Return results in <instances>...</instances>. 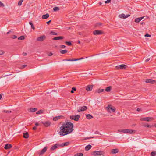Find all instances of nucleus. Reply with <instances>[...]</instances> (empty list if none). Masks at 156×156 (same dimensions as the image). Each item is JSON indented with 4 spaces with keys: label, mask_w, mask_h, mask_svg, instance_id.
I'll use <instances>...</instances> for the list:
<instances>
[{
    "label": "nucleus",
    "mask_w": 156,
    "mask_h": 156,
    "mask_svg": "<svg viewBox=\"0 0 156 156\" xmlns=\"http://www.w3.org/2000/svg\"><path fill=\"white\" fill-rule=\"evenodd\" d=\"M107 110L108 112H111V111L113 112H115V109L114 108H113L111 107L108 105L107 107Z\"/></svg>",
    "instance_id": "12"
},
{
    "label": "nucleus",
    "mask_w": 156,
    "mask_h": 156,
    "mask_svg": "<svg viewBox=\"0 0 156 156\" xmlns=\"http://www.w3.org/2000/svg\"><path fill=\"white\" fill-rule=\"evenodd\" d=\"M64 38L62 36H58L53 38L52 40H58L62 39Z\"/></svg>",
    "instance_id": "18"
},
{
    "label": "nucleus",
    "mask_w": 156,
    "mask_h": 156,
    "mask_svg": "<svg viewBox=\"0 0 156 156\" xmlns=\"http://www.w3.org/2000/svg\"><path fill=\"white\" fill-rule=\"evenodd\" d=\"M111 0H107L105 2V3H108L110 2H111Z\"/></svg>",
    "instance_id": "50"
},
{
    "label": "nucleus",
    "mask_w": 156,
    "mask_h": 156,
    "mask_svg": "<svg viewBox=\"0 0 156 156\" xmlns=\"http://www.w3.org/2000/svg\"><path fill=\"white\" fill-rule=\"evenodd\" d=\"M47 149V147H45L39 153V154L40 155H41L43 154L46 151Z\"/></svg>",
    "instance_id": "15"
},
{
    "label": "nucleus",
    "mask_w": 156,
    "mask_h": 156,
    "mask_svg": "<svg viewBox=\"0 0 156 156\" xmlns=\"http://www.w3.org/2000/svg\"><path fill=\"white\" fill-rule=\"evenodd\" d=\"M78 43H79V44L80 43V41H78Z\"/></svg>",
    "instance_id": "64"
},
{
    "label": "nucleus",
    "mask_w": 156,
    "mask_h": 156,
    "mask_svg": "<svg viewBox=\"0 0 156 156\" xmlns=\"http://www.w3.org/2000/svg\"><path fill=\"white\" fill-rule=\"evenodd\" d=\"M59 132L60 135L64 136L71 133L73 130V125L70 122L63 123L60 127Z\"/></svg>",
    "instance_id": "1"
},
{
    "label": "nucleus",
    "mask_w": 156,
    "mask_h": 156,
    "mask_svg": "<svg viewBox=\"0 0 156 156\" xmlns=\"http://www.w3.org/2000/svg\"><path fill=\"white\" fill-rule=\"evenodd\" d=\"M145 82L151 84H154L156 83V81L151 79H147L145 80Z\"/></svg>",
    "instance_id": "8"
},
{
    "label": "nucleus",
    "mask_w": 156,
    "mask_h": 156,
    "mask_svg": "<svg viewBox=\"0 0 156 156\" xmlns=\"http://www.w3.org/2000/svg\"><path fill=\"white\" fill-rule=\"evenodd\" d=\"M50 34L51 35H57L58 34L56 33H55L53 31H51L50 32Z\"/></svg>",
    "instance_id": "38"
},
{
    "label": "nucleus",
    "mask_w": 156,
    "mask_h": 156,
    "mask_svg": "<svg viewBox=\"0 0 156 156\" xmlns=\"http://www.w3.org/2000/svg\"><path fill=\"white\" fill-rule=\"evenodd\" d=\"M23 54L24 56H25V55H27V53H23Z\"/></svg>",
    "instance_id": "60"
},
{
    "label": "nucleus",
    "mask_w": 156,
    "mask_h": 156,
    "mask_svg": "<svg viewBox=\"0 0 156 156\" xmlns=\"http://www.w3.org/2000/svg\"><path fill=\"white\" fill-rule=\"evenodd\" d=\"M37 110V108H31L28 109V111L30 112H34L36 111Z\"/></svg>",
    "instance_id": "17"
},
{
    "label": "nucleus",
    "mask_w": 156,
    "mask_h": 156,
    "mask_svg": "<svg viewBox=\"0 0 156 156\" xmlns=\"http://www.w3.org/2000/svg\"><path fill=\"white\" fill-rule=\"evenodd\" d=\"M17 38V37L15 35H13L12 36V39H16Z\"/></svg>",
    "instance_id": "45"
},
{
    "label": "nucleus",
    "mask_w": 156,
    "mask_h": 156,
    "mask_svg": "<svg viewBox=\"0 0 156 156\" xmlns=\"http://www.w3.org/2000/svg\"><path fill=\"white\" fill-rule=\"evenodd\" d=\"M93 154L94 156L101 155L103 154V151H95L93 152Z\"/></svg>",
    "instance_id": "6"
},
{
    "label": "nucleus",
    "mask_w": 156,
    "mask_h": 156,
    "mask_svg": "<svg viewBox=\"0 0 156 156\" xmlns=\"http://www.w3.org/2000/svg\"><path fill=\"white\" fill-rule=\"evenodd\" d=\"M46 36L44 35H43L41 36L38 37L37 39V41H41L44 40Z\"/></svg>",
    "instance_id": "10"
},
{
    "label": "nucleus",
    "mask_w": 156,
    "mask_h": 156,
    "mask_svg": "<svg viewBox=\"0 0 156 156\" xmlns=\"http://www.w3.org/2000/svg\"><path fill=\"white\" fill-rule=\"evenodd\" d=\"M51 20H49V21L47 22H46L48 24V25H49L50 23H51Z\"/></svg>",
    "instance_id": "53"
},
{
    "label": "nucleus",
    "mask_w": 156,
    "mask_h": 156,
    "mask_svg": "<svg viewBox=\"0 0 156 156\" xmlns=\"http://www.w3.org/2000/svg\"><path fill=\"white\" fill-rule=\"evenodd\" d=\"M102 25V24L101 23H98L96 24V27L100 26Z\"/></svg>",
    "instance_id": "43"
},
{
    "label": "nucleus",
    "mask_w": 156,
    "mask_h": 156,
    "mask_svg": "<svg viewBox=\"0 0 156 156\" xmlns=\"http://www.w3.org/2000/svg\"><path fill=\"white\" fill-rule=\"evenodd\" d=\"M154 119L152 117H145L142 118L140 119V120L142 121H147V122H150L151 120H154Z\"/></svg>",
    "instance_id": "5"
},
{
    "label": "nucleus",
    "mask_w": 156,
    "mask_h": 156,
    "mask_svg": "<svg viewBox=\"0 0 156 156\" xmlns=\"http://www.w3.org/2000/svg\"><path fill=\"white\" fill-rule=\"evenodd\" d=\"M23 138L27 139L29 137V134L27 132H26L25 133H23Z\"/></svg>",
    "instance_id": "25"
},
{
    "label": "nucleus",
    "mask_w": 156,
    "mask_h": 156,
    "mask_svg": "<svg viewBox=\"0 0 156 156\" xmlns=\"http://www.w3.org/2000/svg\"><path fill=\"white\" fill-rule=\"evenodd\" d=\"M60 47L62 48H64L66 47V46L64 45H62L60 46Z\"/></svg>",
    "instance_id": "54"
},
{
    "label": "nucleus",
    "mask_w": 156,
    "mask_h": 156,
    "mask_svg": "<svg viewBox=\"0 0 156 156\" xmlns=\"http://www.w3.org/2000/svg\"><path fill=\"white\" fill-rule=\"evenodd\" d=\"M60 147V144L56 143L51 147L50 150H54Z\"/></svg>",
    "instance_id": "9"
},
{
    "label": "nucleus",
    "mask_w": 156,
    "mask_h": 156,
    "mask_svg": "<svg viewBox=\"0 0 156 156\" xmlns=\"http://www.w3.org/2000/svg\"><path fill=\"white\" fill-rule=\"evenodd\" d=\"M150 58H147L145 61V62H148V61H149L150 60Z\"/></svg>",
    "instance_id": "49"
},
{
    "label": "nucleus",
    "mask_w": 156,
    "mask_h": 156,
    "mask_svg": "<svg viewBox=\"0 0 156 156\" xmlns=\"http://www.w3.org/2000/svg\"><path fill=\"white\" fill-rule=\"evenodd\" d=\"M128 66L125 64H122L116 66L115 67L117 69H125Z\"/></svg>",
    "instance_id": "3"
},
{
    "label": "nucleus",
    "mask_w": 156,
    "mask_h": 156,
    "mask_svg": "<svg viewBox=\"0 0 156 156\" xmlns=\"http://www.w3.org/2000/svg\"><path fill=\"white\" fill-rule=\"evenodd\" d=\"M94 137H87V138H86L85 139V140H87V139H90V138H93Z\"/></svg>",
    "instance_id": "56"
},
{
    "label": "nucleus",
    "mask_w": 156,
    "mask_h": 156,
    "mask_svg": "<svg viewBox=\"0 0 156 156\" xmlns=\"http://www.w3.org/2000/svg\"><path fill=\"white\" fill-rule=\"evenodd\" d=\"M83 58H72L71 59H64L63 61H76L79 60L81 59H83Z\"/></svg>",
    "instance_id": "13"
},
{
    "label": "nucleus",
    "mask_w": 156,
    "mask_h": 156,
    "mask_svg": "<svg viewBox=\"0 0 156 156\" xmlns=\"http://www.w3.org/2000/svg\"><path fill=\"white\" fill-rule=\"evenodd\" d=\"M12 147V145L11 144H5L4 148L5 149L7 150L9 149L10 148Z\"/></svg>",
    "instance_id": "19"
},
{
    "label": "nucleus",
    "mask_w": 156,
    "mask_h": 156,
    "mask_svg": "<svg viewBox=\"0 0 156 156\" xmlns=\"http://www.w3.org/2000/svg\"><path fill=\"white\" fill-rule=\"evenodd\" d=\"M4 6L3 4L1 2H0V7H4Z\"/></svg>",
    "instance_id": "46"
},
{
    "label": "nucleus",
    "mask_w": 156,
    "mask_h": 156,
    "mask_svg": "<svg viewBox=\"0 0 156 156\" xmlns=\"http://www.w3.org/2000/svg\"><path fill=\"white\" fill-rule=\"evenodd\" d=\"M119 131L125 133H128L131 134H133V132H135V130L129 129H120L119 130Z\"/></svg>",
    "instance_id": "2"
},
{
    "label": "nucleus",
    "mask_w": 156,
    "mask_h": 156,
    "mask_svg": "<svg viewBox=\"0 0 156 156\" xmlns=\"http://www.w3.org/2000/svg\"><path fill=\"white\" fill-rule=\"evenodd\" d=\"M71 92L72 93H74V91L73 90H72L71 91Z\"/></svg>",
    "instance_id": "61"
},
{
    "label": "nucleus",
    "mask_w": 156,
    "mask_h": 156,
    "mask_svg": "<svg viewBox=\"0 0 156 156\" xmlns=\"http://www.w3.org/2000/svg\"><path fill=\"white\" fill-rule=\"evenodd\" d=\"M67 51L66 50H63L60 51V52L62 54H64L67 53Z\"/></svg>",
    "instance_id": "35"
},
{
    "label": "nucleus",
    "mask_w": 156,
    "mask_h": 156,
    "mask_svg": "<svg viewBox=\"0 0 156 156\" xmlns=\"http://www.w3.org/2000/svg\"><path fill=\"white\" fill-rule=\"evenodd\" d=\"M25 39V37L23 36H21L18 38L19 40H23Z\"/></svg>",
    "instance_id": "37"
},
{
    "label": "nucleus",
    "mask_w": 156,
    "mask_h": 156,
    "mask_svg": "<svg viewBox=\"0 0 156 156\" xmlns=\"http://www.w3.org/2000/svg\"><path fill=\"white\" fill-rule=\"evenodd\" d=\"M72 90L73 91H76V88L75 87H73L72 88Z\"/></svg>",
    "instance_id": "52"
},
{
    "label": "nucleus",
    "mask_w": 156,
    "mask_h": 156,
    "mask_svg": "<svg viewBox=\"0 0 156 156\" xmlns=\"http://www.w3.org/2000/svg\"><path fill=\"white\" fill-rule=\"evenodd\" d=\"M136 110L138 111V112H139V111H140L141 110V109L140 108H137V110Z\"/></svg>",
    "instance_id": "55"
},
{
    "label": "nucleus",
    "mask_w": 156,
    "mask_h": 156,
    "mask_svg": "<svg viewBox=\"0 0 156 156\" xmlns=\"http://www.w3.org/2000/svg\"><path fill=\"white\" fill-rule=\"evenodd\" d=\"M70 144L69 142H67L64 143H62L61 144H60V147H64L65 146H67Z\"/></svg>",
    "instance_id": "20"
},
{
    "label": "nucleus",
    "mask_w": 156,
    "mask_h": 156,
    "mask_svg": "<svg viewBox=\"0 0 156 156\" xmlns=\"http://www.w3.org/2000/svg\"><path fill=\"white\" fill-rule=\"evenodd\" d=\"M23 0H20L19 2L18 3V5L19 6H20L21 5L22 2L23 1Z\"/></svg>",
    "instance_id": "41"
},
{
    "label": "nucleus",
    "mask_w": 156,
    "mask_h": 156,
    "mask_svg": "<svg viewBox=\"0 0 156 156\" xmlns=\"http://www.w3.org/2000/svg\"><path fill=\"white\" fill-rule=\"evenodd\" d=\"M144 126L145 127H147L149 128H151L152 126L151 125H146V124H145V125H144Z\"/></svg>",
    "instance_id": "40"
},
{
    "label": "nucleus",
    "mask_w": 156,
    "mask_h": 156,
    "mask_svg": "<svg viewBox=\"0 0 156 156\" xmlns=\"http://www.w3.org/2000/svg\"><path fill=\"white\" fill-rule=\"evenodd\" d=\"M2 98V96L1 94H0V100Z\"/></svg>",
    "instance_id": "63"
},
{
    "label": "nucleus",
    "mask_w": 156,
    "mask_h": 156,
    "mask_svg": "<svg viewBox=\"0 0 156 156\" xmlns=\"http://www.w3.org/2000/svg\"><path fill=\"white\" fill-rule=\"evenodd\" d=\"M119 151V150L118 149H114L111 150V153L112 154H116Z\"/></svg>",
    "instance_id": "24"
},
{
    "label": "nucleus",
    "mask_w": 156,
    "mask_h": 156,
    "mask_svg": "<svg viewBox=\"0 0 156 156\" xmlns=\"http://www.w3.org/2000/svg\"><path fill=\"white\" fill-rule=\"evenodd\" d=\"M130 16V15H129V14H127V15H126L125 17H124V19H125V18H127L128 17H129V16Z\"/></svg>",
    "instance_id": "47"
},
{
    "label": "nucleus",
    "mask_w": 156,
    "mask_h": 156,
    "mask_svg": "<svg viewBox=\"0 0 156 156\" xmlns=\"http://www.w3.org/2000/svg\"><path fill=\"white\" fill-rule=\"evenodd\" d=\"M112 89V87L111 86L108 87H106L105 90L106 92H110Z\"/></svg>",
    "instance_id": "28"
},
{
    "label": "nucleus",
    "mask_w": 156,
    "mask_h": 156,
    "mask_svg": "<svg viewBox=\"0 0 156 156\" xmlns=\"http://www.w3.org/2000/svg\"><path fill=\"white\" fill-rule=\"evenodd\" d=\"M4 54V51H2V50L0 51V55H2Z\"/></svg>",
    "instance_id": "48"
},
{
    "label": "nucleus",
    "mask_w": 156,
    "mask_h": 156,
    "mask_svg": "<svg viewBox=\"0 0 156 156\" xmlns=\"http://www.w3.org/2000/svg\"><path fill=\"white\" fill-rule=\"evenodd\" d=\"M119 16L120 18L124 19V17H125L126 15H125L124 14L122 13L119 15Z\"/></svg>",
    "instance_id": "39"
},
{
    "label": "nucleus",
    "mask_w": 156,
    "mask_h": 156,
    "mask_svg": "<svg viewBox=\"0 0 156 156\" xmlns=\"http://www.w3.org/2000/svg\"><path fill=\"white\" fill-rule=\"evenodd\" d=\"M92 147L91 145L89 144L86 146L85 147V150L86 151H87L90 150Z\"/></svg>",
    "instance_id": "26"
},
{
    "label": "nucleus",
    "mask_w": 156,
    "mask_h": 156,
    "mask_svg": "<svg viewBox=\"0 0 156 156\" xmlns=\"http://www.w3.org/2000/svg\"><path fill=\"white\" fill-rule=\"evenodd\" d=\"M83 154L82 153H77L75 154L74 156H83Z\"/></svg>",
    "instance_id": "33"
},
{
    "label": "nucleus",
    "mask_w": 156,
    "mask_h": 156,
    "mask_svg": "<svg viewBox=\"0 0 156 156\" xmlns=\"http://www.w3.org/2000/svg\"><path fill=\"white\" fill-rule=\"evenodd\" d=\"M62 117H63V116H62V115H60V116H56V117H55L53 118V120H54V121H57V120H58V119L62 118Z\"/></svg>",
    "instance_id": "21"
},
{
    "label": "nucleus",
    "mask_w": 156,
    "mask_h": 156,
    "mask_svg": "<svg viewBox=\"0 0 156 156\" xmlns=\"http://www.w3.org/2000/svg\"><path fill=\"white\" fill-rule=\"evenodd\" d=\"M65 44L69 46H71L72 45L71 42L70 41H66L65 42Z\"/></svg>",
    "instance_id": "31"
},
{
    "label": "nucleus",
    "mask_w": 156,
    "mask_h": 156,
    "mask_svg": "<svg viewBox=\"0 0 156 156\" xmlns=\"http://www.w3.org/2000/svg\"><path fill=\"white\" fill-rule=\"evenodd\" d=\"M27 65H24L22 66V68H25L26 67Z\"/></svg>",
    "instance_id": "51"
},
{
    "label": "nucleus",
    "mask_w": 156,
    "mask_h": 156,
    "mask_svg": "<svg viewBox=\"0 0 156 156\" xmlns=\"http://www.w3.org/2000/svg\"><path fill=\"white\" fill-rule=\"evenodd\" d=\"M35 125L36 126H38L39 125V124L37 122L35 123Z\"/></svg>",
    "instance_id": "59"
},
{
    "label": "nucleus",
    "mask_w": 156,
    "mask_h": 156,
    "mask_svg": "<svg viewBox=\"0 0 156 156\" xmlns=\"http://www.w3.org/2000/svg\"><path fill=\"white\" fill-rule=\"evenodd\" d=\"M104 33V32L101 30H95L93 31V34L95 35H100Z\"/></svg>",
    "instance_id": "7"
},
{
    "label": "nucleus",
    "mask_w": 156,
    "mask_h": 156,
    "mask_svg": "<svg viewBox=\"0 0 156 156\" xmlns=\"http://www.w3.org/2000/svg\"><path fill=\"white\" fill-rule=\"evenodd\" d=\"M10 32H11V31H8V32H7V34H9L10 33Z\"/></svg>",
    "instance_id": "62"
},
{
    "label": "nucleus",
    "mask_w": 156,
    "mask_h": 156,
    "mask_svg": "<svg viewBox=\"0 0 156 156\" xmlns=\"http://www.w3.org/2000/svg\"><path fill=\"white\" fill-rule=\"evenodd\" d=\"M37 129L36 127L35 126H34L33 127V129L34 130H35Z\"/></svg>",
    "instance_id": "58"
},
{
    "label": "nucleus",
    "mask_w": 156,
    "mask_h": 156,
    "mask_svg": "<svg viewBox=\"0 0 156 156\" xmlns=\"http://www.w3.org/2000/svg\"><path fill=\"white\" fill-rule=\"evenodd\" d=\"M87 109V107L86 106H83L82 107H80L79 109L77 110L78 112L81 111H84L86 110Z\"/></svg>",
    "instance_id": "11"
},
{
    "label": "nucleus",
    "mask_w": 156,
    "mask_h": 156,
    "mask_svg": "<svg viewBox=\"0 0 156 156\" xmlns=\"http://www.w3.org/2000/svg\"><path fill=\"white\" fill-rule=\"evenodd\" d=\"M80 118V115H71L70 117V118L71 119L74 120L76 121H78Z\"/></svg>",
    "instance_id": "4"
},
{
    "label": "nucleus",
    "mask_w": 156,
    "mask_h": 156,
    "mask_svg": "<svg viewBox=\"0 0 156 156\" xmlns=\"http://www.w3.org/2000/svg\"><path fill=\"white\" fill-rule=\"evenodd\" d=\"M42 124L46 127H48L51 125V122L49 121H47L44 122H43Z\"/></svg>",
    "instance_id": "14"
},
{
    "label": "nucleus",
    "mask_w": 156,
    "mask_h": 156,
    "mask_svg": "<svg viewBox=\"0 0 156 156\" xmlns=\"http://www.w3.org/2000/svg\"><path fill=\"white\" fill-rule=\"evenodd\" d=\"M144 36H145V37H151V35L147 33L145 34Z\"/></svg>",
    "instance_id": "44"
},
{
    "label": "nucleus",
    "mask_w": 156,
    "mask_h": 156,
    "mask_svg": "<svg viewBox=\"0 0 156 156\" xmlns=\"http://www.w3.org/2000/svg\"><path fill=\"white\" fill-rule=\"evenodd\" d=\"M53 55L52 53H51V52H50L49 55H48L49 56H51V55Z\"/></svg>",
    "instance_id": "57"
},
{
    "label": "nucleus",
    "mask_w": 156,
    "mask_h": 156,
    "mask_svg": "<svg viewBox=\"0 0 156 156\" xmlns=\"http://www.w3.org/2000/svg\"><path fill=\"white\" fill-rule=\"evenodd\" d=\"M29 24L31 25V28L33 30H34L35 28L34 27V26L33 23L32 21H30L29 22Z\"/></svg>",
    "instance_id": "32"
},
{
    "label": "nucleus",
    "mask_w": 156,
    "mask_h": 156,
    "mask_svg": "<svg viewBox=\"0 0 156 156\" xmlns=\"http://www.w3.org/2000/svg\"><path fill=\"white\" fill-rule=\"evenodd\" d=\"M2 112H5V113H11V111H9L8 110H4L3 111H2Z\"/></svg>",
    "instance_id": "42"
},
{
    "label": "nucleus",
    "mask_w": 156,
    "mask_h": 156,
    "mask_svg": "<svg viewBox=\"0 0 156 156\" xmlns=\"http://www.w3.org/2000/svg\"><path fill=\"white\" fill-rule=\"evenodd\" d=\"M86 117L87 119H90L93 118V117L91 115L87 114H86Z\"/></svg>",
    "instance_id": "27"
},
{
    "label": "nucleus",
    "mask_w": 156,
    "mask_h": 156,
    "mask_svg": "<svg viewBox=\"0 0 156 156\" xmlns=\"http://www.w3.org/2000/svg\"><path fill=\"white\" fill-rule=\"evenodd\" d=\"M104 89H99L98 90H97L96 91H95V92H97L98 93H100L101 92H102L104 91Z\"/></svg>",
    "instance_id": "29"
},
{
    "label": "nucleus",
    "mask_w": 156,
    "mask_h": 156,
    "mask_svg": "<svg viewBox=\"0 0 156 156\" xmlns=\"http://www.w3.org/2000/svg\"><path fill=\"white\" fill-rule=\"evenodd\" d=\"M59 10V8L58 7H55L53 9V10L54 12H56Z\"/></svg>",
    "instance_id": "30"
},
{
    "label": "nucleus",
    "mask_w": 156,
    "mask_h": 156,
    "mask_svg": "<svg viewBox=\"0 0 156 156\" xmlns=\"http://www.w3.org/2000/svg\"><path fill=\"white\" fill-rule=\"evenodd\" d=\"M43 113V110H40L36 112L37 114H40Z\"/></svg>",
    "instance_id": "36"
},
{
    "label": "nucleus",
    "mask_w": 156,
    "mask_h": 156,
    "mask_svg": "<svg viewBox=\"0 0 156 156\" xmlns=\"http://www.w3.org/2000/svg\"><path fill=\"white\" fill-rule=\"evenodd\" d=\"M93 86L92 85H88L86 87V89L88 91H91L92 90Z\"/></svg>",
    "instance_id": "16"
},
{
    "label": "nucleus",
    "mask_w": 156,
    "mask_h": 156,
    "mask_svg": "<svg viewBox=\"0 0 156 156\" xmlns=\"http://www.w3.org/2000/svg\"><path fill=\"white\" fill-rule=\"evenodd\" d=\"M151 156H155L156 155V152L155 151H152L151 153Z\"/></svg>",
    "instance_id": "34"
},
{
    "label": "nucleus",
    "mask_w": 156,
    "mask_h": 156,
    "mask_svg": "<svg viewBox=\"0 0 156 156\" xmlns=\"http://www.w3.org/2000/svg\"><path fill=\"white\" fill-rule=\"evenodd\" d=\"M144 17H141L136 18L135 20V22L136 23H138L144 18Z\"/></svg>",
    "instance_id": "22"
},
{
    "label": "nucleus",
    "mask_w": 156,
    "mask_h": 156,
    "mask_svg": "<svg viewBox=\"0 0 156 156\" xmlns=\"http://www.w3.org/2000/svg\"><path fill=\"white\" fill-rule=\"evenodd\" d=\"M49 16V14L48 13H47L45 15H43L42 16V18L43 19H45L48 18Z\"/></svg>",
    "instance_id": "23"
}]
</instances>
